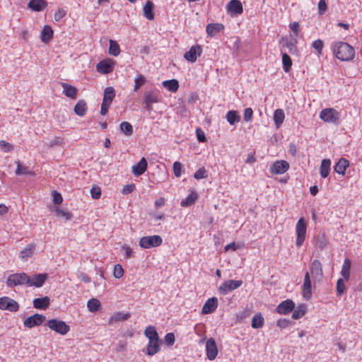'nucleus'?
I'll list each match as a JSON object with an SVG mask.
<instances>
[{"instance_id":"423d86ee","label":"nucleus","mask_w":362,"mask_h":362,"mask_svg":"<svg viewBox=\"0 0 362 362\" xmlns=\"http://www.w3.org/2000/svg\"><path fill=\"white\" fill-rule=\"evenodd\" d=\"M160 102V94L157 89L144 93L143 96L144 107L151 111L152 110V104Z\"/></svg>"},{"instance_id":"f03ea898","label":"nucleus","mask_w":362,"mask_h":362,"mask_svg":"<svg viewBox=\"0 0 362 362\" xmlns=\"http://www.w3.org/2000/svg\"><path fill=\"white\" fill-rule=\"evenodd\" d=\"M45 325L50 330L63 336L68 334L70 331V326L66 322L57 318L47 320Z\"/></svg>"},{"instance_id":"cd10ccee","label":"nucleus","mask_w":362,"mask_h":362,"mask_svg":"<svg viewBox=\"0 0 362 362\" xmlns=\"http://www.w3.org/2000/svg\"><path fill=\"white\" fill-rule=\"evenodd\" d=\"M63 88V93L66 96L71 99H76L77 96V89L68 83H62Z\"/></svg>"},{"instance_id":"4d7b16f0","label":"nucleus","mask_w":362,"mask_h":362,"mask_svg":"<svg viewBox=\"0 0 362 362\" xmlns=\"http://www.w3.org/2000/svg\"><path fill=\"white\" fill-rule=\"evenodd\" d=\"M124 275V269L120 264H117L115 266L113 271V276L116 279H120Z\"/></svg>"},{"instance_id":"9b49d317","label":"nucleus","mask_w":362,"mask_h":362,"mask_svg":"<svg viewBox=\"0 0 362 362\" xmlns=\"http://www.w3.org/2000/svg\"><path fill=\"white\" fill-rule=\"evenodd\" d=\"M243 284L241 280H228L225 281L219 287L218 291L220 293L226 295L229 292L238 288Z\"/></svg>"},{"instance_id":"f257e3e1","label":"nucleus","mask_w":362,"mask_h":362,"mask_svg":"<svg viewBox=\"0 0 362 362\" xmlns=\"http://www.w3.org/2000/svg\"><path fill=\"white\" fill-rule=\"evenodd\" d=\"M331 49L334 55L340 61H351L355 57L354 48L347 42H335L332 43Z\"/></svg>"},{"instance_id":"473e14b6","label":"nucleus","mask_w":362,"mask_h":362,"mask_svg":"<svg viewBox=\"0 0 362 362\" xmlns=\"http://www.w3.org/2000/svg\"><path fill=\"white\" fill-rule=\"evenodd\" d=\"M130 317V313H122L121 312L115 313L110 318H109V324H112L119 321H124Z\"/></svg>"},{"instance_id":"4468645a","label":"nucleus","mask_w":362,"mask_h":362,"mask_svg":"<svg viewBox=\"0 0 362 362\" xmlns=\"http://www.w3.org/2000/svg\"><path fill=\"white\" fill-rule=\"evenodd\" d=\"M296 304L291 299H286L281 302L276 307V311L279 315H288L295 308Z\"/></svg>"},{"instance_id":"37998d69","label":"nucleus","mask_w":362,"mask_h":362,"mask_svg":"<svg viewBox=\"0 0 362 362\" xmlns=\"http://www.w3.org/2000/svg\"><path fill=\"white\" fill-rule=\"evenodd\" d=\"M146 82V79L145 76L142 74H138L134 78V90L135 92L138 91L139 88L143 86Z\"/></svg>"},{"instance_id":"a19ab883","label":"nucleus","mask_w":362,"mask_h":362,"mask_svg":"<svg viewBox=\"0 0 362 362\" xmlns=\"http://www.w3.org/2000/svg\"><path fill=\"white\" fill-rule=\"evenodd\" d=\"M101 307L100 301L97 298H91L87 302V308L90 312L95 313Z\"/></svg>"},{"instance_id":"bb28decb","label":"nucleus","mask_w":362,"mask_h":362,"mask_svg":"<svg viewBox=\"0 0 362 362\" xmlns=\"http://www.w3.org/2000/svg\"><path fill=\"white\" fill-rule=\"evenodd\" d=\"M153 8V3L151 1L148 0L143 7L144 16L148 20L152 21L154 19Z\"/></svg>"},{"instance_id":"4be33fe9","label":"nucleus","mask_w":362,"mask_h":362,"mask_svg":"<svg viewBox=\"0 0 362 362\" xmlns=\"http://www.w3.org/2000/svg\"><path fill=\"white\" fill-rule=\"evenodd\" d=\"M47 278V274H37L30 276L28 286L41 287L45 282Z\"/></svg>"},{"instance_id":"aec40b11","label":"nucleus","mask_w":362,"mask_h":362,"mask_svg":"<svg viewBox=\"0 0 362 362\" xmlns=\"http://www.w3.org/2000/svg\"><path fill=\"white\" fill-rule=\"evenodd\" d=\"M218 307V299L216 297L209 298L202 308V313L204 315L213 313Z\"/></svg>"},{"instance_id":"6e6d98bb","label":"nucleus","mask_w":362,"mask_h":362,"mask_svg":"<svg viewBox=\"0 0 362 362\" xmlns=\"http://www.w3.org/2000/svg\"><path fill=\"white\" fill-rule=\"evenodd\" d=\"M206 177H207V172H206V169L204 167L200 168L199 169H198L194 173V177L196 180H201V179H203V178H206Z\"/></svg>"},{"instance_id":"c9c22d12","label":"nucleus","mask_w":362,"mask_h":362,"mask_svg":"<svg viewBox=\"0 0 362 362\" xmlns=\"http://www.w3.org/2000/svg\"><path fill=\"white\" fill-rule=\"evenodd\" d=\"M351 267V260L349 258H346L344 261L341 270V274L346 279V281H348L349 279Z\"/></svg>"},{"instance_id":"09e8293b","label":"nucleus","mask_w":362,"mask_h":362,"mask_svg":"<svg viewBox=\"0 0 362 362\" xmlns=\"http://www.w3.org/2000/svg\"><path fill=\"white\" fill-rule=\"evenodd\" d=\"M6 310L10 312H17L19 310V304L15 300L8 297Z\"/></svg>"},{"instance_id":"603ef678","label":"nucleus","mask_w":362,"mask_h":362,"mask_svg":"<svg viewBox=\"0 0 362 362\" xmlns=\"http://www.w3.org/2000/svg\"><path fill=\"white\" fill-rule=\"evenodd\" d=\"M312 47L317 51V54L320 56L322 53V49L324 47V43L322 40H316L313 42Z\"/></svg>"},{"instance_id":"6e6552de","label":"nucleus","mask_w":362,"mask_h":362,"mask_svg":"<svg viewBox=\"0 0 362 362\" xmlns=\"http://www.w3.org/2000/svg\"><path fill=\"white\" fill-rule=\"evenodd\" d=\"M163 243V239L160 235H154L144 236L139 240V246L144 249L156 247L160 246Z\"/></svg>"},{"instance_id":"a18cd8bd","label":"nucleus","mask_w":362,"mask_h":362,"mask_svg":"<svg viewBox=\"0 0 362 362\" xmlns=\"http://www.w3.org/2000/svg\"><path fill=\"white\" fill-rule=\"evenodd\" d=\"M16 169L15 174L16 175H33V173L29 171L28 168L23 165L19 161H16Z\"/></svg>"},{"instance_id":"0eeeda50","label":"nucleus","mask_w":362,"mask_h":362,"mask_svg":"<svg viewBox=\"0 0 362 362\" xmlns=\"http://www.w3.org/2000/svg\"><path fill=\"white\" fill-rule=\"evenodd\" d=\"M320 118L327 123L338 124L340 113L334 108H325L320 112Z\"/></svg>"},{"instance_id":"f8f14e48","label":"nucleus","mask_w":362,"mask_h":362,"mask_svg":"<svg viewBox=\"0 0 362 362\" xmlns=\"http://www.w3.org/2000/svg\"><path fill=\"white\" fill-rule=\"evenodd\" d=\"M46 320V317L42 314L35 313L32 316L27 317L23 321V325L29 329L35 326L41 325Z\"/></svg>"},{"instance_id":"39448f33","label":"nucleus","mask_w":362,"mask_h":362,"mask_svg":"<svg viewBox=\"0 0 362 362\" xmlns=\"http://www.w3.org/2000/svg\"><path fill=\"white\" fill-rule=\"evenodd\" d=\"M30 276L25 273H16L10 275L6 281V284L9 287H13L18 285H26L28 286Z\"/></svg>"},{"instance_id":"72a5a7b5","label":"nucleus","mask_w":362,"mask_h":362,"mask_svg":"<svg viewBox=\"0 0 362 362\" xmlns=\"http://www.w3.org/2000/svg\"><path fill=\"white\" fill-rule=\"evenodd\" d=\"M307 311V306L305 304H300L296 308H294L292 318L293 320H298L303 317Z\"/></svg>"},{"instance_id":"680f3d73","label":"nucleus","mask_w":362,"mask_h":362,"mask_svg":"<svg viewBox=\"0 0 362 362\" xmlns=\"http://www.w3.org/2000/svg\"><path fill=\"white\" fill-rule=\"evenodd\" d=\"M122 250L124 252V257L126 259H129L133 257V251L132 248L127 245H123L122 246Z\"/></svg>"},{"instance_id":"f704fd0d","label":"nucleus","mask_w":362,"mask_h":362,"mask_svg":"<svg viewBox=\"0 0 362 362\" xmlns=\"http://www.w3.org/2000/svg\"><path fill=\"white\" fill-rule=\"evenodd\" d=\"M86 111H87L86 103L83 100H78L74 107V112L77 115H78L80 117H83V115H86Z\"/></svg>"},{"instance_id":"dca6fc26","label":"nucleus","mask_w":362,"mask_h":362,"mask_svg":"<svg viewBox=\"0 0 362 362\" xmlns=\"http://www.w3.org/2000/svg\"><path fill=\"white\" fill-rule=\"evenodd\" d=\"M289 169V163L284 160L274 162L270 167V172L273 175H281Z\"/></svg>"},{"instance_id":"20e7f679","label":"nucleus","mask_w":362,"mask_h":362,"mask_svg":"<svg viewBox=\"0 0 362 362\" xmlns=\"http://www.w3.org/2000/svg\"><path fill=\"white\" fill-rule=\"evenodd\" d=\"M115 97V90L113 87L109 86L105 88L103 92V103L101 104L100 108V114L102 115H105L107 113L108 109L112 104Z\"/></svg>"},{"instance_id":"4c0bfd02","label":"nucleus","mask_w":362,"mask_h":362,"mask_svg":"<svg viewBox=\"0 0 362 362\" xmlns=\"http://www.w3.org/2000/svg\"><path fill=\"white\" fill-rule=\"evenodd\" d=\"M285 114L282 109H277L274 113V122L276 127H279L284 122Z\"/></svg>"},{"instance_id":"e2e57ef3","label":"nucleus","mask_w":362,"mask_h":362,"mask_svg":"<svg viewBox=\"0 0 362 362\" xmlns=\"http://www.w3.org/2000/svg\"><path fill=\"white\" fill-rule=\"evenodd\" d=\"M327 9V5L325 0H320L318 2V12L320 15L323 14Z\"/></svg>"},{"instance_id":"774afa93","label":"nucleus","mask_w":362,"mask_h":362,"mask_svg":"<svg viewBox=\"0 0 362 362\" xmlns=\"http://www.w3.org/2000/svg\"><path fill=\"white\" fill-rule=\"evenodd\" d=\"M53 202L56 204H60L63 202L62 196L60 193L54 191L52 192Z\"/></svg>"},{"instance_id":"de8ad7c7","label":"nucleus","mask_w":362,"mask_h":362,"mask_svg":"<svg viewBox=\"0 0 362 362\" xmlns=\"http://www.w3.org/2000/svg\"><path fill=\"white\" fill-rule=\"evenodd\" d=\"M120 53V48L118 43L112 40H110L109 54L117 57Z\"/></svg>"},{"instance_id":"69168bd1","label":"nucleus","mask_w":362,"mask_h":362,"mask_svg":"<svg viewBox=\"0 0 362 362\" xmlns=\"http://www.w3.org/2000/svg\"><path fill=\"white\" fill-rule=\"evenodd\" d=\"M289 28L294 33L296 36H298L300 32V25L298 22L290 23Z\"/></svg>"},{"instance_id":"79ce46f5","label":"nucleus","mask_w":362,"mask_h":362,"mask_svg":"<svg viewBox=\"0 0 362 362\" xmlns=\"http://www.w3.org/2000/svg\"><path fill=\"white\" fill-rule=\"evenodd\" d=\"M226 118L228 122L231 125L234 124L235 122H239L240 119V116L235 110L228 111L226 114Z\"/></svg>"},{"instance_id":"8fccbe9b","label":"nucleus","mask_w":362,"mask_h":362,"mask_svg":"<svg viewBox=\"0 0 362 362\" xmlns=\"http://www.w3.org/2000/svg\"><path fill=\"white\" fill-rule=\"evenodd\" d=\"M329 243L327 238L325 235L318 236L315 240V245L320 249L325 248Z\"/></svg>"},{"instance_id":"7ed1b4c3","label":"nucleus","mask_w":362,"mask_h":362,"mask_svg":"<svg viewBox=\"0 0 362 362\" xmlns=\"http://www.w3.org/2000/svg\"><path fill=\"white\" fill-rule=\"evenodd\" d=\"M306 232L307 223L303 218H300L296 225V245L297 247L300 248L303 245L306 238Z\"/></svg>"},{"instance_id":"338daca9","label":"nucleus","mask_w":362,"mask_h":362,"mask_svg":"<svg viewBox=\"0 0 362 362\" xmlns=\"http://www.w3.org/2000/svg\"><path fill=\"white\" fill-rule=\"evenodd\" d=\"M66 13V12L64 9L59 8L54 13V20L56 21H59L62 18H63L65 16Z\"/></svg>"},{"instance_id":"5701e85b","label":"nucleus","mask_w":362,"mask_h":362,"mask_svg":"<svg viewBox=\"0 0 362 362\" xmlns=\"http://www.w3.org/2000/svg\"><path fill=\"white\" fill-rule=\"evenodd\" d=\"M224 30V25L222 23H209L206 25V32L210 37L217 35L220 32Z\"/></svg>"},{"instance_id":"58836bf2","label":"nucleus","mask_w":362,"mask_h":362,"mask_svg":"<svg viewBox=\"0 0 362 362\" xmlns=\"http://www.w3.org/2000/svg\"><path fill=\"white\" fill-rule=\"evenodd\" d=\"M163 86L172 93H175L179 88V83L176 79L164 81Z\"/></svg>"},{"instance_id":"c756f323","label":"nucleus","mask_w":362,"mask_h":362,"mask_svg":"<svg viewBox=\"0 0 362 362\" xmlns=\"http://www.w3.org/2000/svg\"><path fill=\"white\" fill-rule=\"evenodd\" d=\"M35 249V244H29L27 247L21 251L19 255L20 259L26 260L28 257H31L34 254Z\"/></svg>"},{"instance_id":"c03bdc74","label":"nucleus","mask_w":362,"mask_h":362,"mask_svg":"<svg viewBox=\"0 0 362 362\" xmlns=\"http://www.w3.org/2000/svg\"><path fill=\"white\" fill-rule=\"evenodd\" d=\"M283 69L285 72H288L291 69L292 60L286 53L282 54Z\"/></svg>"},{"instance_id":"ddd939ff","label":"nucleus","mask_w":362,"mask_h":362,"mask_svg":"<svg viewBox=\"0 0 362 362\" xmlns=\"http://www.w3.org/2000/svg\"><path fill=\"white\" fill-rule=\"evenodd\" d=\"M301 291L302 296L305 300H308L311 298L313 292L310 280V274L309 272H306L305 274L303 284L301 287Z\"/></svg>"},{"instance_id":"bf43d9fd","label":"nucleus","mask_w":362,"mask_h":362,"mask_svg":"<svg viewBox=\"0 0 362 362\" xmlns=\"http://www.w3.org/2000/svg\"><path fill=\"white\" fill-rule=\"evenodd\" d=\"M344 281L341 279H339L337 282V292L339 295H341L345 291Z\"/></svg>"},{"instance_id":"3c124183","label":"nucleus","mask_w":362,"mask_h":362,"mask_svg":"<svg viewBox=\"0 0 362 362\" xmlns=\"http://www.w3.org/2000/svg\"><path fill=\"white\" fill-rule=\"evenodd\" d=\"M173 173L176 177H180L182 174V165L180 162L175 161L173 165Z\"/></svg>"},{"instance_id":"a211bd4d","label":"nucleus","mask_w":362,"mask_h":362,"mask_svg":"<svg viewBox=\"0 0 362 362\" xmlns=\"http://www.w3.org/2000/svg\"><path fill=\"white\" fill-rule=\"evenodd\" d=\"M228 13L231 15H240L243 12L242 3L240 0H231L226 5Z\"/></svg>"},{"instance_id":"7c9ffc66","label":"nucleus","mask_w":362,"mask_h":362,"mask_svg":"<svg viewBox=\"0 0 362 362\" xmlns=\"http://www.w3.org/2000/svg\"><path fill=\"white\" fill-rule=\"evenodd\" d=\"M331 160L329 159H323L320 167V173L322 177H328L330 172Z\"/></svg>"},{"instance_id":"f3484780","label":"nucleus","mask_w":362,"mask_h":362,"mask_svg":"<svg viewBox=\"0 0 362 362\" xmlns=\"http://www.w3.org/2000/svg\"><path fill=\"white\" fill-rule=\"evenodd\" d=\"M206 354L209 360H214L218 355V349L214 338L209 339L206 342Z\"/></svg>"},{"instance_id":"2f4dec72","label":"nucleus","mask_w":362,"mask_h":362,"mask_svg":"<svg viewBox=\"0 0 362 362\" xmlns=\"http://www.w3.org/2000/svg\"><path fill=\"white\" fill-rule=\"evenodd\" d=\"M264 319L260 313H256L251 322V326L254 329H259L262 328L264 326Z\"/></svg>"},{"instance_id":"1a4fd4ad","label":"nucleus","mask_w":362,"mask_h":362,"mask_svg":"<svg viewBox=\"0 0 362 362\" xmlns=\"http://www.w3.org/2000/svg\"><path fill=\"white\" fill-rule=\"evenodd\" d=\"M115 65V60L110 58H107L98 63L96 65V70L101 74H107L111 73L113 71Z\"/></svg>"},{"instance_id":"393cba45","label":"nucleus","mask_w":362,"mask_h":362,"mask_svg":"<svg viewBox=\"0 0 362 362\" xmlns=\"http://www.w3.org/2000/svg\"><path fill=\"white\" fill-rule=\"evenodd\" d=\"M54 35V31L51 26L48 25H44L40 34V40L42 42L48 43Z\"/></svg>"},{"instance_id":"49530a36","label":"nucleus","mask_w":362,"mask_h":362,"mask_svg":"<svg viewBox=\"0 0 362 362\" xmlns=\"http://www.w3.org/2000/svg\"><path fill=\"white\" fill-rule=\"evenodd\" d=\"M119 129L126 136H129L133 134V127L128 122H122L119 125Z\"/></svg>"},{"instance_id":"c85d7f7f","label":"nucleus","mask_w":362,"mask_h":362,"mask_svg":"<svg viewBox=\"0 0 362 362\" xmlns=\"http://www.w3.org/2000/svg\"><path fill=\"white\" fill-rule=\"evenodd\" d=\"M349 165V162L348 160L341 158L339 160V161L335 164L334 169L336 173L341 175H344L346 168Z\"/></svg>"},{"instance_id":"052dcab7","label":"nucleus","mask_w":362,"mask_h":362,"mask_svg":"<svg viewBox=\"0 0 362 362\" xmlns=\"http://www.w3.org/2000/svg\"><path fill=\"white\" fill-rule=\"evenodd\" d=\"M175 335L172 332L168 333L165 336V342L168 346H172L175 343Z\"/></svg>"},{"instance_id":"412c9836","label":"nucleus","mask_w":362,"mask_h":362,"mask_svg":"<svg viewBox=\"0 0 362 362\" xmlns=\"http://www.w3.org/2000/svg\"><path fill=\"white\" fill-rule=\"evenodd\" d=\"M147 166V160L143 157L138 163L132 167V173L136 177H139L146 172Z\"/></svg>"},{"instance_id":"0e129e2a","label":"nucleus","mask_w":362,"mask_h":362,"mask_svg":"<svg viewBox=\"0 0 362 362\" xmlns=\"http://www.w3.org/2000/svg\"><path fill=\"white\" fill-rule=\"evenodd\" d=\"M253 116V110L251 107H247L244 111V120L250 122L252 120Z\"/></svg>"},{"instance_id":"e433bc0d","label":"nucleus","mask_w":362,"mask_h":362,"mask_svg":"<svg viewBox=\"0 0 362 362\" xmlns=\"http://www.w3.org/2000/svg\"><path fill=\"white\" fill-rule=\"evenodd\" d=\"M198 198V194L195 192H192L188 196L180 202L182 207H187L192 205Z\"/></svg>"},{"instance_id":"2eb2a0df","label":"nucleus","mask_w":362,"mask_h":362,"mask_svg":"<svg viewBox=\"0 0 362 362\" xmlns=\"http://www.w3.org/2000/svg\"><path fill=\"white\" fill-rule=\"evenodd\" d=\"M310 271L309 272L310 276H313L314 281H320L323 277V271L320 262L315 259L311 262Z\"/></svg>"},{"instance_id":"9d476101","label":"nucleus","mask_w":362,"mask_h":362,"mask_svg":"<svg viewBox=\"0 0 362 362\" xmlns=\"http://www.w3.org/2000/svg\"><path fill=\"white\" fill-rule=\"evenodd\" d=\"M203 49L200 45H195L192 46L188 51L184 54V58L188 62L194 63L197 58L202 54Z\"/></svg>"},{"instance_id":"13d9d810","label":"nucleus","mask_w":362,"mask_h":362,"mask_svg":"<svg viewBox=\"0 0 362 362\" xmlns=\"http://www.w3.org/2000/svg\"><path fill=\"white\" fill-rule=\"evenodd\" d=\"M91 197L94 199H98L101 196V189L98 186H93L90 189Z\"/></svg>"},{"instance_id":"ea45409f","label":"nucleus","mask_w":362,"mask_h":362,"mask_svg":"<svg viewBox=\"0 0 362 362\" xmlns=\"http://www.w3.org/2000/svg\"><path fill=\"white\" fill-rule=\"evenodd\" d=\"M144 335L148 340L159 339L158 334L154 326L149 325L144 330Z\"/></svg>"},{"instance_id":"b1692460","label":"nucleus","mask_w":362,"mask_h":362,"mask_svg":"<svg viewBox=\"0 0 362 362\" xmlns=\"http://www.w3.org/2000/svg\"><path fill=\"white\" fill-rule=\"evenodd\" d=\"M28 6L34 11L40 12L46 8L47 2L45 0H30Z\"/></svg>"},{"instance_id":"a878e982","label":"nucleus","mask_w":362,"mask_h":362,"mask_svg":"<svg viewBox=\"0 0 362 362\" xmlns=\"http://www.w3.org/2000/svg\"><path fill=\"white\" fill-rule=\"evenodd\" d=\"M33 307L36 309L46 310L50 304L49 298L47 296L35 298L33 301Z\"/></svg>"},{"instance_id":"6ab92c4d","label":"nucleus","mask_w":362,"mask_h":362,"mask_svg":"<svg viewBox=\"0 0 362 362\" xmlns=\"http://www.w3.org/2000/svg\"><path fill=\"white\" fill-rule=\"evenodd\" d=\"M162 341L160 339L148 340L146 353L148 356H152L158 353L160 350Z\"/></svg>"},{"instance_id":"864d4df0","label":"nucleus","mask_w":362,"mask_h":362,"mask_svg":"<svg viewBox=\"0 0 362 362\" xmlns=\"http://www.w3.org/2000/svg\"><path fill=\"white\" fill-rule=\"evenodd\" d=\"M55 212L57 216L64 217L66 220H70L72 218V214L66 210L57 208Z\"/></svg>"},{"instance_id":"5fc2aeb1","label":"nucleus","mask_w":362,"mask_h":362,"mask_svg":"<svg viewBox=\"0 0 362 362\" xmlns=\"http://www.w3.org/2000/svg\"><path fill=\"white\" fill-rule=\"evenodd\" d=\"M13 149V146L4 140L0 141V150L5 153H8Z\"/></svg>"}]
</instances>
